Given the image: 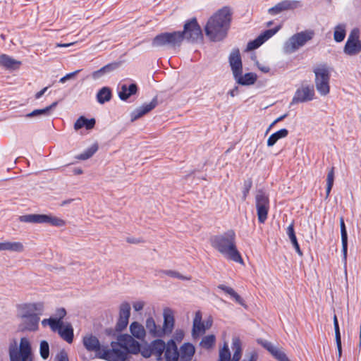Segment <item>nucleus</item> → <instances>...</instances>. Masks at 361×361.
Returning <instances> with one entry per match:
<instances>
[{
	"instance_id": "nucleus-38",
	"label": "nucleus",
	"mask_w": 361,
	"mask_h": 361,
	"mask_svg": "<svg viewBox=\"0 0 361 361\" xmlns=\"http://www.w3.org/2000/svg\"><path fill=\"white\" fill-rule=\"evenodd\" d=\"M57 105V102H54L49 106L42 109H35L32 112L27 114L26 117L32 118V117H40L44 116H48L50 114V111L54 109Z\"/></svg>"
},
{
	"instance_id": "nucleus-57",
	"label": "nucleus",
	"mask_w": 361,
	"mask_h": 361,
	"mask_svg": "<svg viewBox=\"0 0 361 361\" xmlns=\"http://www.w3.org/2000/svg\"><path fill=\"white\" fill-rule=\"evenodd\" d=\"M94 124H95V120L94 118H91V119L86 118L85 127L88 130L92 129L94 127Z\"/></svg>"
},
{
	"instance_id": "nucleus-35",
	"label": "nucleus",
	"mask_w": 361,
	"mask_h": 361,
	"mask_svg": "<svg viewBox=\"0 0 361 361\" xmlns=\"http://www.w3.org/2000/svg\"><path fill=\"white\" fill-rule=\"evenodd\" d=\"M118 67V65L116 63H110L106 66H104V67L101 68L100 69L94 71L92 73V78L93 80H97L102 78L106 74H108L113 71L114 69H116Z\"/></svg>"
},
{
	"instance_id": "nucleus-47",
	"label": "nucleus",
	"mask_w": 361,
	"mask_h": 361,
	"mask_svg": "<svg viewBox=\"0 0 361 361\" xmlns=\"http://www.w3.org/2000/svg\"><path fill=\"white\" fill-rule=\"evenodd\" d=\"M164 274L166 276H170L171 278H177V279H179L181 280H189L190 279V278L184 276L176 271L167 270V271H164Z\"/></svg>"
},
{
	"instance_id": "nucleus-12",
	"label": "nucleus",
	"mask_w": 361,
	"mask_h": 361,
	"mask_svg": "<svg viewBox=\"0 0 361 361\" xmlns=\"http://www.w3.org/2000/svg\"><path fill=\"white\" fill-rule=\"evenodd\" d=\"M315 97L314 87L309 85H302L295 91L291 104L304 103L312 101Z\"/></svg>"
},
{
	"instance_id": "nucleus-33",
	"label": "nucleus",
	"mask_w": 361,
	"mask_h": 361,
	"mask_svg": "<svg viewBox=\"0 0 361 361\" xmlns=\"http://www.w3.org/2000/svg\"><path fill=\"white\" fill-rule=\"evenodd\" d=\"M195 352V346L190 343H183L180 348V356L185 361L191 360Z\"/></svg>"
},
{
	"instance_id": "nucleus-5",
	"label": "nucleus",
	"mask_w": 361,
	"mask_h": 361,
	"mask_svg": "<svg viewBox=\"0 0 361 361\" xmlns=\"http://www.w3.org/2000/svg\"><path fill=\"white\" fill-rule=\"evenodd\" d=\"M8 353L11 361H32V347L27 338H21L20 343L16 339L12 340Z\"/></svg>"
},
{
	"instance_id": "nucleus-26",
	"label": "nucleus",
	"mask_w": 361,
	"mask_h": 361,
	"mask_svg": "<svg viewBox=\"0 0 361 361\" xmlns=\"http://www.w3.org/2000/svg\"><path fill=\"white\" fill-rule=\"evenodd\" d=\"M59 314L60 316L59 319H55V318L44 319L42 321V325L44 327L47 326H49V327L51 328V329L53 331L59 332L62 324H63V322L61 321V318L63 317L66 314L65 310L64 309L59 310Z\"/></svg>"
},
{
	"instance_id": "nucleus-41",
	"label": "nucleus",
	"mask_w": 361,
	"mask_h": 361,
	"mask_svg": "<svg viewBox=\"0 0 361 361\" xmlns=\"http://www.w3.org/2000/svg\"><path fill=\"white\" fill-rule=\"evenodd\" d=\"M111 92L109 87H102L97 93V101L100 104H104L111 99Z\"/></svg>"
},
{
	"instance_id": "nucleus-49",
	"label": "nucleus",
	"mask_w": 361,
	"mask_h": 361,
	"mask_svg": "<svg viewBox=\"0 0 361 361\" xmlns=\"http://www.w3.org/2000/svg\"><path fill=\"white\" fill-rule=\"evenodd\" d=\"M140 352H141L142 355L145 357H149L152 355H154L152 341L149 348H143Z\"/></svg>"
},
{
	"instance_id": "nucleus-27",
	"label": "nucleus",
	"mask_w": 361,
	"mask_h": 361,
	"mask_svg": "<svg viewBox=\"0 0 361 361\" xmlns=\"http://www.w3.org/2000/svg\"><path fill=\"white\" fill-rule=\"evenodd\" d=\"M129 331L130 336L138 340L143 341L147 336L145 326L136 321L130 324Z\"/></svg>"
},
{
	"instance_id": "nucleus-10",
	"label": "nucleus",
	"mask_w": 361,
	"mask_h": 361,
	"mask_svg": "<svg viewBox=\"0 0 361 361\" xmlns=\"http://www.w3.org/2000/svg\"><path fill=\"white\" fill-rule=\"evenodd\" d=\"M232 348L234 351L233 357L231 358V353L226 343L219 350L218 361H239L241 357V342L237 337L233 338Z\"/></svg>"
},
{
	"instance_id": "nucleus-61",
	"label": "nucleus",
	"mask_w": 361,
	"mask_h": 361,
	"mask_svg": "<svg viewBox=\"0 0 361 361\" xmlns=\"http://www.w3.org/2000/svg\"><path fill=\"white\" fill-rule=\"evenodd\" d=\"M334 326V330H335V338H336V339L341 338V334H340V329H339L338 324H335Z\"/></svg>"
},
{
	"instance_id": "nucleus-40",
	"label": "nucleus",
	"mask_w": 361,
	"mask_h": 361,
	"mask_svg": "<svg viewBox=\"0 0 361 361\" xmlns=\"http://www.w3.org/2000/svg\"><path fill=\"white\" fill-rule=\"evenodd\" d=\"M218 288L229 295L236 302L244 306L245 303L241 297L231 287L220 285Z\"/></svg>"
},
{
	"instance_id": "nucleus-17",
	"label": "nucleus",
	"mask_w": 361,
	"mask_h": 361,
	"mask_svg": "<svg viewBox=\"0 0 361 361\" xmlns=\"http://www.w3.org/2000/svg\"><path fill=\"white\" fill-rule=\"evenodd\" d=\"M182 33L184 38L192 42L197 41L202 37L201 28L195 19H192L185 24Z\"/></svg>"
},
{
	"instance_id": "nucleus-23",
	"label": "nucleus",
	"mask_w": 361,
	"mask_h": 361,
	"mask_svg": "<svg viewBox=\"0 0 361 361\" xmlns=\"http://www.w3.org/2000/svg\"><path fill=\"white\" fill-rule=\"evenodd\" d=\"M156 105H157V101L152 100L150 102L145 104L142 106L135 109L134 111H133L130 113V116L131 121L133 122L135 120L141 118L146 114L149 113L154 108H155Z\"/></svg>"
},
{
	"instance_id": "nucleus-34",
	"label": "nucleus",
	"mask_w": 361,
	"mask_h": 361,
	"mask_svg": "<svg viewBox=\"0 0 361 361\" xmlns=\"http://www.w3.org/2000/svg\"><path fill=\"white\" fill-rule=\"evenodd\" d=\"M58 333L68 343L73 342V329L70 324H63Z\"/></svg>"
},
{
	"instance_id": "nucleus-55",
	"label": "nucleus",
	"mask_w": 361,
	"mask_h": 361,
	"mask_svg": "<svg viewBox=\"0 0 361 361\" xmlns=\"http://www.w3.org/2000/svg\"><path fill=\"white\" fill-rule=\"evenodd\" d=\"M334 169L331 168L329 171L326 177V185H334Z\"/></svg>"
},
{
	"instance_id": "nucleus-60",
	"label": "nucleus",
	"mask_w": 361,
	"mask_h": 361,
	"mask_svg": "<svg viewBox=\"0 0 361 361\" xmlns=\"http://www.w3.org/2000/svg\"><path fill=\"white\" fill-rule=\"evenodd\" d=\"M337 349H338V358L341 357L342 355V348H341V338L336 339Z\"/></svg>"
},
{
	"instance_id": "nucleus-28",
	"label": "nucleus",
	"mask_w": 361,
	"mask_h": 361,
	"mask_svg": "<svg viewBox=\"0 0 361 361\" xmlns=\"http://www.w3.org/2000/svg\"><path fill=\"white\" fill-rule=\"evenodd\" d=\"M20 319L25 329L30 331H35L38 329L39 317L37 314L20 318Z\"/></svg>"
},
{
	"instance_id": "nucleus-42",
	"label": "nucleus",
	"mask_w": 361,
	"mask_h": 361,
	"mask_svg": "<svg viewBox=\"0 0 361 361\" xmlns=\"http://www.w3.org/2000/svg\"><path fill=\"white\" fill-rule=\"evenodd\" d=\"M216 343V337L213 334H209L207 336H205L202 338V341H200V346L205 349H211L212 348Z\"/></svg>"
},
{
	"instance_id": "nucleus-43",
	"label": "nucleus",
	"mask_w": 361,
	"mask_h": 361,
	"mask_svg": "<svg viewBox=\"0 0 361 361\" xmlns=\"http://www.w3.org/2000/svg\"><path fill=\"white\" fill-rule=\"evenodd\" d=\"M98 149L97 144L92 145L91 147L85 149L82 153L78 154L76 158L80 160H86L90 158Z\"/></svg>"
},
{
	"instance_id": "nucleus-8",
	"label": "nucleus",
	"mask_w": 361,
	"mask_h": 361,
	"mask_svg": "<svg viewBox=\"0 0 361 361\" xmlns=\"http://www.w3.org/2000/svg\"><path fill=\"white\" fill-rule=\"evenodd\" d=\"M184 39L182 32H164L157 35L152 42L155 48L163 47H175L180 46Z\"/></svg>"
},
{
	"instance_id": "nucleus-16",
	"label": "nucleus",
	"mask_w": 361,
	"mask_h": 361,
	"mask_svg": "<svg viewBox=\"0 0 361 361\" xmlns=\"http://www.w3.org/2000/svg\"><path fill=\"white\" fill-rule=\"evenodd\" d=\"M130 305L128 302H123L118 308V316L116 324L117 331H123L128 326L130 317Z\"/></svg>"
},
{
	"instance_id": "nucleus-4",
	"label": "nucleus",
	"mask_w": 361,
	"mask_h": 361,
	"mask_svg": "<svg viewBox=\"0 0 361 361\" xmlns=\"http://www.w3.org/2000/svg\"><path fill=\"white\" fill-rule=\"evenodd\" d=\"M154 355L157 361H178L179 352L173 341L165 342L162 339H155L152 341Z\"/></svg>"
},
{
	"instance_id": "nucleus-13",
	"label": "nucleus",
	"mask_w": 361,
	"mask_h": 361,
	"mask_svg": "<svg viewBox=\"0 0 361 361\" xmlns=\"http://www.w3.org/2000/svg\"><path fill=\"white\" fill-rule=\"evenodd\" d=\"M255 200L258 220L260 223H264L267 218L269 209V197L264 192L259 191Z\"/></svg>"
},
{
	"instance_id": "nucleus-1",
	"label": "nucleus",
	"mask_w": 361,
	"mask_h": 361,
	"mask_svg": "<svg viewBox=\"0 0 361 361\" xmlns=\"http://www.w3.org/2000/svg\"><path fill=\"white\" fill-rule=\"evenodd\" d=\"M175 310L166 307L162 311L163 323L161 325L159 324L153 317H147L145 323L147 334L151 337L158 338V339L171 335L175 327Z\"/></svg>"
},
{
	"instance_id": "nucleus-58",
	"label": "nucleus",
	"mask_w": 361,
	"mask_h": 361,
	"mask_svg": "<svg viewBox=\"0 0 361 361\" xmlns=\"http://www.w3.org/2000/svg\"><path fill=\"white\" fill-rule=\"evenodd\" d=\"M291 243H292L294 248L295 249L296 252H298V254L301 256L302 255V252L300 248V246H299L297 239L292 240Z\"/></svg>"
},
{
	"instance_id": "nucleus-6",
	"label": "nucleus",
	"mask_w": 361,
	"mask_h": 361,
	"mask_svg": "<svg viewBox=\"0 0 361 361\" xmlns=\"http://www.w3.org/2000/svg\"><path fill=\"white\" fill-rule=\"evenodd\" d=\"M314 74V85L317 92L322 97L330 93L331 68L326 64H320L313 69Z\"/></svg>"
},
{
	"instance_id": "nucleus-46",
	"label": "nucleus",
	"mask_w": 361,
	"mask_h": 361,
	"mask_svg": "<svg viewBox=\"0 0 361 361\" xmlns=\"http://www.w3.org/2000/svg\"><path fill=\"white\" fill-rule=\"evenodd\" d=\"M173 334L172 336V338H171L170 340L173 341L174 343H176V342H180L184 338V330L181 329H177L175 331H173Z\"/></svg>"
},
{
	"instance_id": "nucleus-18",
	"label": "nucleus",
	"mask_w": 361,
	"mask_h": 361,
	"mask_svg": "<svg viewBox=\"0 0 361 361\" xmlns=\"http://www.w3.org/2000/svg\"><path fill=\"white\" fill-rule=\"evenodd\" d=\"M117 340L119 341L121 347L126 350L128 354L136 355L140 351V345L135 338L131 336L130 334H123L118 336Z\"/></svg>"
},
{
	"instance_id": "nucleus-31",
	"label": "nucleus",
	"mask_w": 361,
	"mask_h": 361,
	"mask_svg": "<svg viewBox=\"0 0 361 361\" xmlns=\"http://www.w3.org/2000/svg\"><path fill=\"white\" fill-rule=\"evenodd\" d=\"M20 65L21 62L20 61H17L6 54L0 55V66L6 69L15 70L18 68Z\"/></svg>"
},
{
	"instance_id": "nucleus-30",
	"label": "nucleus",
	"mask_w": 361,
	"mask_h": 361,
	"mask_svg": "<svg viewBox=\"0 0 361 361\" xmlns=\"http://www.w3.org/2000/svg\"><path fill=\"white\" fill-rule=\"evenodd\" d=\"M24 245L21 242H0V251L22 252L24 250Z\"/></svg>"
},
{
	"instance_id": "nucleus-56",
	"label": "nucleus",
	"mask_w": 361,
	"mask_h": 361,
	"mask_svg": "<svg viewBox=\"0 0 361 361\" xmlns=\"http://www.w3.org/2000/svg\"><path fill=\"white\" fill-rule=\"evenodd\" d=\"M56 359L58 361H68L67 353L64 351H61L56 355Z\"/></svg>"
},
{
	"instance_id": "nucleus-11",
	"label": "nucleus",
	"mask_w": 361,
	"mask_h": 361,
	"mask_svg": "<svg viewBox=\"0 0 361 361\" xmlns=\"http://www.w3.org/2000/svg\"><path fill=\"white\" fill-rule=\"evenodd\" d=\"M343 52L348 56H355L361 52V40L359 39L357 30L350 32L344 46Z\"/></svg>"
},
{
	"instance_id": "nucleus-14",
	"label": "nucleus",
	"mask_w": 361,
	"mask_h": 361,
	"mask_svg": "<svg viewBox=\"0 0 361 361\" xmlns=\"http://www.w3.org/2000/svg\"><path fill=\"white\" fill-rule=\"evenodd\" d=\"M111 348L105 351L104 357L108 361H126L128 359L126 350L121 347L119 341L111 342Z\"/></svg>"
},
{
	"instance_id": "nucleus-25",
	"label": "nucleus",
	"mask_w": 361,
	"mask_h": 361,
	"mask_svg": "<svg viewBox=\"0 0 361 361\" xmlns=\"http://www.w3.org/2000/svg\"><path fill=\"white\" fill-rule=\"evenodd\" d=\"M229 63L233 75L243 71V65L240 54L238 50H233L229 56Z\"/></svg>"
},
{
	"instance_id": "nucleus-22",
	"label": "nucleus",
	"mask_w": 361,
	"mask_h": 361,
	"mask_svg": "<svg viewBox=\"0 0 361 361\" xmlns=\"http://www.w3.org/2000/svg\"><path fill=\"white\" fill-rule=\"evenodd\" d=\"M137 90V87L135 83L124 82L119 85L118 94L121 100L126 101L130 96L136 94Z\"/></svg>"
},
{
	"instance_id": "nucleus-2",
	"label": "nucleus",
	"mask_w": 361,
	"mask_h": 361,
	"mask_svg": "<svg viewBox=\"0 0 361 361\" xmlns=\"http://www.w3.org/2000/svg\"><path fill=\"white\" fill-rule=\"evenodd\" d=\"M231 10L224 7L219 10L208 20L205 26L206 35L212 41L224 39L231 22Z\"/></svg>"
},
{
	"instance_id": "nucleus-15",
	"label": "nucleus",
	"mask_w": 361,
	"mask_h": 361,
	"mask_svg": "<svg viewBox=\"0 0 361 361\" xmlns=\"http://www.w3.org/2000/svg\"><path fill=\"white\" fill-rule=\"evenodd\" d=\"M202 316L200 311H197L195 314L192 324V335L193 338H197L202 335L212 325V319L209 318L206 321H202Z\"/></svg>"
},
{
	"instance_id": "nucleus-20",
	"label": "nucleus",
	"mask_w": 361,
	"mask_h": 361,
	"mask_svg": "<svg viewBox=\"0 0 361 361\" xmlns=\"http://www.w3.org/2000/svg\"><path fill=\"white\" fill-rule=\"evenodd\" d=\"M281 27L279 26L274 29L267 30L263 33L259 35L255 39L250 42L247 44V49L248 50H253L261 46L264 42L271 38L279 30Z\"/></svg>"
},
{
	"instance_id": "nucleus-19",
	"label": "nucleus",
	"mask_w": 361,
	"mask_h": 361,
	"mask_svg": "<svg viewBox=\"0 0 361 361\" xmlns=\"http://www.w3.org/2000/svg\"><path fill=\"white\" fill-rule=\"evenodd\" d=\"M300 6L301 4L300 1L285 0L269 8L268 13L271 16H276L284 11L293 10L300 7Z\"/></svg>"
},
{
	"instance_id": "nucleus-9",
	"label": "nucleus",
	"mask_w": 361,
	"mask_h": 361,
	"mask_svg": "<svg viewBox=\"0 0 361 361\" xmlns=\"http://www.w3.org/2000/svg\"><path fill=\"white\" fill-rule=\"evenodd\" d=\"M314 36L312 30H306L292 35L284 44V50L287 53H293L303 47Z\"/></svg>"
},
{
	"instance_id": "nucleus-54",
	"label": "nucleus",
	"mask_w": 361,
	"mask_h": 361,
	"mask_svg": "<svg viewBox=\"0 0 361 361\" xmlns=\"http://www.w3.org/2000/svg\"><path fill=\"white\" fill-rule=\"evenodd\" d=\"M80 71V70H77L74 72L66 74L65 76L62 77L59 80V82L61 83H64L66 80H70V79L73 78V77H75Z\"/></svg>"
},
{
	"instance_id": "nucleus-52",
	"label": "nucleus",
	"mask_w": 361,
	"mask_h": 361,
	"mask_svg": "<svg viewBox=\"0 0 361 361\" xmlns=\"http://www.w3.org/2000/svg\"><path fill=\"white\" fill-rule=\"evenodd\" d=\"M257 359V354L255 351L247 353L243 361H256Z\"/></svg>"
},
{
	"instance_id": "nucleus-24",
	"label": "nucleus",
	"mask_w": 361,
	"mask_h": 361,
	"mask_svg": "<svg viewBox=\"0 0 361 361\" xmlns=\"http://www.w3.org/2000/svg\"><path fill=\"white\" fill-rule=\"evenodd\" d=\"M233 78L238 84L243 86L252 85L257 80V75L255 73H247L243 75V71L235 75Z\"/></svg>"
},
{
	"instance_id": "nucleus-21",
	"label": "nucleus",
	"mask_w": 361,
	"mask_h": 361,
	"mask_svg": "<svg viewBox=\"0 0 361 361\" xmlns=\"http://www.w3.org/2000/svg\"><path fill=\"white\" fill-rule=\"evenodd\" d=\"M262 344L277 360L290 361L282 348L274 345L267 341H264Z\"/></svg>"
},
{
	"instance_id": "nucleus-51",
	"label": "nucleus",
	"mask_w": 361,
	"mask_h": 361,
	"mask_svg": "<svg viewBox=\"0 0 361 361\" xmlns=\"http://www.w3.org/2000/svg\"><path fill=\"white\" fill-rule=\"evenodd\" d=\"M145 305V302L142 300H137L133 302V307L135 312L141 311Z\"/></svg>"
},
{
	"instance_id": "nucleus-64",
	"label": "nucleus",
	"mask_w": 361,
	"mask_h": 361,
	"mask_svg": "<svg viewBox=\"0 0 361 361\" xmlns=\"http://www.w3.org/2000/svg\"><path fill=\"white\" fill-rule=\"evenodd\" d=\"M238 93V87H235L233 90H231L230 92H229V94L231 97H235Z\"/></svg>"
},
{
	"instance_id": "nucleus-63",
	"label": "nucleus",
	"mask_w": 361,
	"mask_h": 361,
	"mask_svg": "<svg viewBox=\"0 0 361 361\" xmlns=\"http://www.w3.org/2000/svg\"><path fill=\"white\" fill-rule=\"evenodd\" d=\"M251 185H252V183L250 181H247V183H245V190L244 192V197H243L244 199L246 197V195L249 191V189L251 187Z\"/></svg>"
},
{
	"instance_id": "nucleus-45",
	"label": "nucleus",
	"mask_w": 361,
	"mask_h": 361,
	"mask_svg": "<svg viewBox=\"0 0 361 361\" xmlns=\"http://www.w3.org/2000/svg\"><path fill=\"white\" fill-rule=\"evenodd\" d=\"M33 314H37L39 317L44 310V304L42 302H30Z\"/></svg>"
},
{
	"instance_id": "nucleus-48",
	"label": "nucleus",
	"mask_w": 361,
	"mask_h": 361,
	"mask_svg": "<svg viewBox=\"0 0 361 361\" xmlns=\"http://www.w3.org/2000/svg\"><path fill=\"white\" fill-rule=\"evenodd\" d=\"M255 65L257 67V68L264 73H268L271 70L269 66L266 63L259 62L257 61L255 62Z\"/></svg>"
},
{
	"instance_id": "nucleus-7",
	"label": "nucleus",
	"mask_w": 361,
	"mask_h": 361,
	"mask_svg": "<svg viewBox=\"0 0 361 361\" xmlns=\"http://www.w3.org/2000/svg\"><path fill=\"white\" fill-rule=\"evenodd\" d=\"M19 221L23 223L47 224L52 226L62 227L66 225V221L51 214H30L19 216Z\"/></svg>"
},
{
	"instance_id": "nucleus-62",
	"label": "nucleus",
	"mask_w": 361,
	"mask_h": 361,
	"mask_svg": "<svg viewBox=\"0 0 361 361\" xmlns=\"http://www.w3.org/2000/svg\"><path fill=\"white\" fill-rule=\"evenodd\" d=\"M47 89H48V87H46L43 88L42 90H41L39 92H37L35 94V98L39 99L45 93V92L47 90Z\"/></svg>"
},
{
	"instance_id": "nucleus-32",
	"label": "nucleus",
	"mask_w": 361,
	"mask_h": 361,
	"mask_svg": "<svg viewBox=\"0 0 361 361\" xmlns=\"http://www.w3.org/2000/svg\"><path fill=\"white\" fill-rule=\"evenodd\" d=\"M340 226L341 233L342 252L343 255V262L345 264L347 261L348 251V233L343 217L340 218Z\"/></svg>"
},
{
	"instance_id": "nucleus-36",
	"label": "nucleus",
	"mask_w": 361,
	"mask_h": 361,
	"mask_svg": "<svg viewBox=\"0 0 361 361\" xmlns=\"http://www.w3.org/2000/svg\"><path fill=\"white\" fill-rule=\"evenodd\" d=\"M288 131L286 128L281 129L277 132L271 134L267 140V146L273 147L280 139L285 138L288 136Z\"/></svg>"
},
{
	"instance_id": "nucleus-44",
	"label": "nucleus",
	"mask_w": 361,
	"mask_h": 361,
	"mask_svg": "<svg viewBox=\"0 0 361 361\" xmlns=\"http://www.w3.org/2000/svg\"><path fill=\"white\" fill-rule=\"evenodd\" d=\"M39 353L43 360H47L49 356V345L46 341H42L39 345Z\"/></svg>"
},
{
	"instance_id": "nucleus-59",
	"label": "nucleus",
	"mask_w": 361,
	"mask_h": 361,
	"mask_svg": "<svg viewBox=\"0 0 361 361\" xmlns=\"http://www.w3.org/2000/svg\"><path fill=\"white\" fill-rule=\"evenodd\" d=\"M291 243H292L294 248L295 249L296 252H298V254L301 256L302 255V252L300 248V246H299L297 239L292 240Z\"/></svg>"
},
{
	"instance_id": "nucleus-3",
	"label": "nucleus",
	"mask_w": 361,
	"mask_h": 361,
	"mask_svg": "<svg viewBox=\"0 0 361 361\" xmlns=\"http://www.w3.org/2000/svg\"><path fill=\"white\" fill-rule=\"evenodd\" d=\"M235 234L229 231L221 235L214 236L211 239L212 246L225 257L235 262H242L243 259L235 247Z\"/></svg>"
},
{
	"instance_id": "nucleus-53",
	"label": "nucleus",
	"mask_w": 361,
	"mask_h": 361,
	"mask_svg": "<svg viewBox=\"0 0 361 361\" xmlns=\"http://www.w3.org/2000/svg\"><path fill=\"white\" fill-rule=\"evenodd\" d=\"M286 233H287V235H288L290 241L297 239L296 236H295V231H294V228H293V224H290L288 226Z\"/></svg>"
},
{
	"instance_id": "nucleus-37",
	"label": "nucleus",
	"mask_w": 361,
	"mask_h": 361,
	"mask_svg": "<svg viewBox=\"0 0 361 361\" xmlns=\"http://www.w3.org/2000/svg\"><path fill=\"white\" fill-rule=\"evenodd\" d=\"M17 316L18 318H23L34 315L30 302L19 304L16 307Z\"/></svg>"
},
{
	"instance_id": "nucleus-29",
	"label": "nucleus",
	"mask_w": 361,
	"mask_h": 361,
	"mask_svg": "<svg viewBox=\"0 0 361 361\" xmlns=\"http://www.w3.org/2000/svg\"><path fill=\"white\" fill-rule=\"evenodd\" d=\"M82 343L85 348L89 351H97L100 348V343L98 338L92 334L85 336L82 339Z\"/></svg>"
},
{
	"instance_id": "nucleus-39",
	"label": "nucleus",
	"mask_w": 361,
	"mask_h": 361,
	"mask_svg": "<svg viewBox=\"0 0 361 361\" xmlns=\"http://www.w3.org/2000/svg\"><path fill=\"white\" fill-rule=\"evenodd\" d=\"M346 35V25L345 24H338L334 29V39L336 42L343 41Z\"/></svg>"
},
{
	"instance_id": "nucleus-50",
	"label": "nucleus",
	"mask_w": 361,
	"mask_h": 361,
	"mask_svg": "<svg viewBox=\"0 0 361 361\" xmlns=\"http://www.w3.org/2000/svg\"><path fill=\"white\" fill-rule=\"evenodd\" d=\"M86 122V118L84 116H80L75 123L74 128L78 130L83 127H85Z\"/></svg>"
}]
</instances>
